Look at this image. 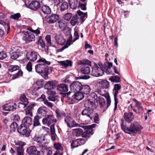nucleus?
<instances>
[{
    "label": "nucleus",
    "mask_w": 155,
    "mask_h": 155,
    "mask_svg": "<svg viewBox=\"0 0 155 155\" xmlns=\"http://www.w3.org/2000/svg\"><path fill=\"white\" fill-rule=\"evenodd\" d=\"M121 127L122 130L126 133L130 135L134 136L137 133L140 132L142 129V127L137 122L131 123L129 127H126V125L123 119L121 120Z\"/></svg>",
    "instance_id": "1"
},
{
    "label": "nucleus",
    "mask_w": 155,
    "mask_h": 155,
    "mask_svg": "<svg viewBox=\"0 0 155 155\" xmlns=\"http://www.w3.org/2000/svg\"><path fill=\"white\" fill-rule=\"evenodd\" d=\"M37 62H42V64H39L36 65V72L39 74H43L44 75L43 78L45 79H47L48 78V74H49V69L47 65H49L50 62L46 61L43 58H40Z\"/></svg>",
    "instance_id": "2"
},
{
    "label": "nucleus",
    "mask_w": 155,
    "mask_h": 155,
    "mask_svg": "<svg viewBox=\"0 0 155 155\" xmlns=\"http://www.w3.org/2000/svg\"><path fill=\"white\" fill-rule=\"evenodd\" d=\"M77 13L78 15H76L73 16L71 21V24L73 26L81 21L83 22L87 17V12L84 13L79 10Z\"/></svg>",
    "instance_id": "3"
},
{
    "label": "nucleus",
    "mask_w": 155,
    "mask_h": 155,
    "mask_svg": "<svg viewBox=\"0 0 155 155\" xmlns=\"http://www.w3.org/2000/svg\"><path fill=\"white\" fill-rule=\"evenodd\" d=\"M57 121V120L54 119V116L51 114L46 115L42 120L44 125L48 126L53 123H55Z\"/></svg>",
    "instance_id": "4"
},
{
    "label": "nucleus",
    "mask_w": 155,
    "mask_h": 155,
    "mask_svg": "<svg viewBox=\"0 0 155 155\" xmlns=\"http://www.w3.org/2000/svg\"><path fill=\"white\" fill-rule=\"evenodd\" d=\"M70 87L72 92H78L82 90V85L79 82L75 81L71 84Z\"/></svg>",
    "instance_id": "5"
},
{
    "label": "nucleus",
    "mask_w": 155,
    "mask_h": 155,
    "mask_svg": "<svg viewBox=\"0 0 155 155\" xmlns=\"http://www.w3.org/2000/svg\"><path fill=\"white\" fill-rule=\"evenodd\" d=\"M45 18L47 23L49 24H52L54 23L59 20V16L56 14H51L46 16Z\"/></svg>",
    "instance_id": "6"
},
{
    "label": "nucleus",
    "mask_w": 155,
    "mask_h": 155,
    "mask_svg": "<svg viewBox=\"0 0 155 155\" xmlns=\"http://www.w3.org/2000/svg\"><path fill=\"white\" fill-rule=\"evenodd\" d=\"M64 122L67 124L68 126L70 128L73 127H79L80 125L77 123L75 121L69 116H66L64 118Z\"/></svg>",
    "instance_id": "7"
},
{
    "label": "nucleus",
    "mask_w": 155,
    "mask_h": 155,
    "mask_svg": "<svg viewBox=\"0 0 155 155\" xmlns=\"http://www.w3.org/2000/svg\"><path fill=\"white\" fill-rule=\"evenodd\" d=\"M57 89L62 94H66L69 95L71 93L70 92H68L69 89L68 86L64 84H59L57 86Z\"/></svg>",
    "instance_id": "8"
},
{
    "label": "nucleus",
    "mask_w": 155,
    "mask_h": 155,
    "mask_svg": "<svg viewBox=\"0 0 155 155\" xmlns=\"http://www.w3.org/2000/svg\"><path fill=\"white\" fill-rule=\"evenodd\" d=\"M26 126L21 124L20 127L17 129L18 132L21 134L25 135L26 137H29L30 130Z\"/></svg>",
    "instance_id": "9"
},
{
    "label": "nucleus",
    "mask_w": 155,
    "mask_h": 155,
    "mask_svg": "<svg viewBox=\"0 0 155 155\" xmlns=\"http://www.w3.org/2000/svg\"><path fill=\"white\" fill-rule=\"evenodd\" d=\"M103 74L104 71L97 66L92 68L91 74L93 76L98 77L102 75Z\"/></svg>",
    "instance_id": "10"
},
{
    "label": "nucleus",
    "mask_w": 155,
    "mask_h": 155,
    "mask_svg": "<svg viewBox=\"0 0 155 155\" xmlns=\"http://www.w3.org/2000/svg\"><path fill=\"white\" fill-rule=\"evenodd\" d=\"M16 145L19 146L16 147V153L17 155H24V149L23 146L25 145V143L20 141H18L15 143Z\"/></svg>",
    "instance_id": "11"
},
{
    "label": "nucleus",
    "mask_w": 155,
    "mask_h": 155,
    "mask_svg": "<svg viewBox=\"0 0 155 155\" xmlns=\"http://www.w3.org/2000/svg\"><path fill=\"white\" fill-rule=\"evenodd\" d=\"M82 115L87 117L92 120L93 114V109L92 108H86L84 109L81 112Z\"/></svg>",
    "instance_id": "12"
},
{
    "label": "nucleus",
    "mask_w": 155,
    "mask_h": 155,
    "mask_svg": "<svg viewBox=\"0 0 155 155\" xmlns=\"http://www.w3.org/2000/svg\"><path fill=\"white\" fill-rule=\"evenodd\" d=\"M27 153L29 155H40V152L38 151L35 146H30L28 147L26 150Z\"/></svg>",
    "instance_id": "13"
},
{
    "label": "nucleus",
    "mask_w": 155,
    "mask_h": 155,
    "mask_svg": "<svg viewBox=\"0 0 155 155\" xmlns=\"http://www.w3.org/2000/svg\"><path fill=\"white\" fill-rule=\"evenodd\" d=\"M38 55L39 56L37 52L32 51L28 52L26 54V57L28 60L34 61L37 59Z\"/></svg>",
    "instance_id": "14"
},
{
    "label": "nucleus",
    "mask_w": 155,
    "mask_h": 155,
    "mask_svg": "<svg viewBox=\"0 0 155 155\" xmlns=\"http://www.w3.org/2000/svg\"><path fill=\"white\" fill-rule=\"evenodd\" d=\"M17 105L14 103H10L6 104L2 106L3 110L7 111H14L16 108Z\"/></svg>",
    "instance_id": "15"
},
{
    "label": "nucleus",
    "mask_w": 155,
    "mask_h": 155,
    "mask_svg": "<svg viewBox=\"0 0 155 155\" xmlns=\"http://www.w3.org/2000/svg\"><path fill=\"white\" fill-rule=\"evenodd\" d=\"M23 40L26 41V42L28 43L31 41H34L35 40V37L33 34L29 33L25 35L23 37Z\"/></svg>",
    "instance_id": "16"
},
{
    "label": "nucleus",
    "mask_w": 155,
    "mask_h": 155,
    "mask_svg": "<svg viewBox=\"0 0 155 155\" xmlns=\"http://www.w3.org/2000/svg\"><path fill=\"white\" fill-rule=\"evenodd\" d=\"M124 120L128 123H130L134 119L133 114L130 112H125L123 115Z\"/></svg>",
    "instance_id": "17"
},
{
    "label": "nucleus",
    "mask_w": 155,
    "mask_h": 155,
    "mask_svg": "<svg viewBox=\"0 0 155 155\" xmlns=\"http://www.w3.org/2000/svg\"><path fill=\"white\" fill-rule=\"evenodd\" d=\"M112 63L110 62H106L103 65L102 68H104L105 72L107 74H113L110 69V68L112 67Z\"/></svg>",
    "instance_id": "18"
},
{
    "label": "nucleus",
    "mask_w": 155,
    "mask_h": 155,
    "mask_svg": "<svg viewBox=\"0 0 155 155\" xmlns=\"http://www.w3.org/2000/svg\"><path fill=\"white\" fill-rule=\"evenodd\" d=\"M58 25L60 28L63 31H64L65 30L69 31V33H71L70 31L71 29L69 27H67V25L66 22L63 20H61L58 21Z\"/></svg>",
    "instance_id": "19"
},
{
    "label": "nucleus",
    "mask_w": 155,
    "mask_h": 155,
    "mask_svg": "<svg viewBox=\"0 0 155 155\" xmlns=\"http://www.w3.org/2000/svg\"><path fill=\"white\" fill-rule=\"evenodd\" d=\"M97 125L95 124H93L92 125L85 126L84 127V128L85 129H87V132H84L83 134L82 137H86V134H87V132L90 133V134H93V132H92V129L96 127Z\"/></svg>",
    "instance_id": "20"
},
{
    "label": "nucleus",
    "mask_w": 155,
    "mask_h": 155,
    "mask_svg": "<svg viewBox=\"0 0 155 155\" xmlns=\"http://www.w3.org/2000/svg\"><path fill=\"white\" fill-rule=\"evenodd\" d=\"M28 7L31 9L36 10L40 8L41 5L40 3L38 1H33L29 4Z\"/></svg>",
    "instance_id": "21"
},
{
    "label": "nucleus",
    "mask_w": 155,
    "mask_h": 155,
    "mask_svg": "<svg viewBox=\"0 0 155 155\" xmlns=\"http://www.w3.org/2000/svg\"><path fill=\"white\" fill-rule=\"evenodd\" d=\"M22 125L28 127L32 124V121L31 118L29 117H25L22 120Z\"/></svg>",
    "instance_id": "22"
},
{
    "label": "nucleus",
    "mask_w": 155,
    "mask_h": 155,
    "mask_svg": "<svg viewBox=\"0 0 155 155\" xmlns=\"http://www.w3.org/2000/svg\"><path fill=\"white\" fill-rule=\"evenodd\" d=\"M69 3L71 8L73 9H76L79 5L78 0H69Z\"/></svg>",
    "instance_id": "23"
},
{
    "label": "nucleus",
    "mask_w": 155,
    "mask_h": 155,
    "mask_svg": "<svg viewBox=\"0 0 155 155\" xmlns=\"http://www.w3.org/2000/svg\"><path fill=\"white\" fill-rule=\"evenodd\" d=\"M48 143V141L47 139L45 137H43L41 138L39 144H38V145L40 147H47Z\"/></svg>",
    "instance_id": "24"
},
{
    "label": "nucleus",
    "mask_w": 155,
    "mask_h": 155,
    "mask_svg": "<svg viewBox=\"0 0 155 155\" xmlns=\"http://www.w3.org/2000/svg\"><path fill=\"white\" fill-rule=\"evenodd\" d=\"M99 84H100V87L103 89H107L110 86L109 82L106 80H103L99 82Z\"/></svg>",
    "instance_id": "25"
},
{
    "label": "nucleus",
    "mask_w": 155,
    "mask_h": 155,
    "mask_svg": "<svg viewBox=\"0 0 155 155\" xmlns=\"http://www.w3.org/2000/svg\"><path fill=\"white\" fill-rule=\"evenodd\" d=\"M95 103L91 99L86 100L84 104V106L87 108H92Z\"/></svg>",
    "instance_id": "26"
},
{
    "label": "nucleus",
    "mask_w": 155,
    "mask_h": 155,
    "mask_svg": "<svg viewBox=\"0 0 155 155\" xmlns=\"http://www.w3.org/2000/svg\"><path fill=\"white\" fill-rule=\"evenodd\" d=\"M55 38L57 43L60 45H63L65 43V39L61 35L55 36Z\"/></svg>",
    "instance_id": "27"
},
{
    "label": "nucleus",
    "mask_w": 155,
    "mask_h": 155,
    "mask_svg": "<svg viewBox=\"0 0 155 155\" xmlns=\"http://www.w3.org/2000/svg\"><path fill=\"white\" fill-rule=\"evenodd\" d=\"M41 10L43 12L46 14H49L51 12V9L49 7L45 5H41Z\"/></svg>",
    "instance_id": "28"
},
{
    "label": "nucleus",
    "mask_w": 155,
    "mask_h": 155,
    "mask_svg": "<svg viewBox=\"0 0 155 155\" xmlns=\"http://www.w3.org/2000/svg\"><path fill=\"white\" fill-rule=\"evenodd\" d=\"M54 87V84L51 81H48L45 85L44 87L45 89L48 91L51 90L53 89Z\"/></svg>",
    "instance_id": "29"
},
{
    "label": "nucleus",
    "mask_w": 155,
    "mask_h": 155,
    "mask_svg": "<svg viewBox=\"0 0 155 155\" xmlns=\"http://www.w3.org/2000/svg\"><path fill=\"white\" fill-rule=\"evenodd\" d=\"M74 97L75 99L78 100H81L84 97V94L81 92H75Z\"/></svg>",
    "instance_id": "30"
},
{
    "label": "nucleus",
    "mask_w": 155,
    "mask_h": 155,
    "mask_svg": "<svg viewBox=\"0 0 155 155\" xmlns=\"http://www.w3.org/2000/svg\"><path fill=\"white\" fill-rule=\"evenodd\" d=\"M59 63L62 66H64L65 67H71L72 66V62L70 60L61 61L59 62Z\"/></svg>",
    "instance_id": "31"
},
{
    "label": "nucleus",
    "mask_w": 155,
    "mask_h": 155,
    "mask_svg": "<svg viewBox=\"0 0 155 155\" xmlns=\"http://www.w3.org/2000/svg\"><path fill=\"white\" fill-rule=\"evenodd\" d=\"M114 99V110L115 111L117 108V104H118V99L117 97V94L118 93V91L113 90Z\"/></svg>",
    "instance_id": "32"
},
{
    "label": "nucleus",
    "mask_w": 155,
    "mask_h": 155,
    "mask_svg": "<svg viewBox=\"0 0 155 155\" xmlns=\"http://www.w3.org/2000/svg\"><path fill=\"white\" fill-rule=\"evenodd\" d=\"M83 130L81 129H75L72 130V134L75 136H79L82 134Z\"/></svg>",
    "instance_id": "33"
},
{
    "label": "nucleus",
    "mask_w": 155,
    "mask_h": 155,
    "mask_svg": "<svg viewBox=\"0 0 155 155\" xmlns=\"http://www.w3.org/2000/svg\"><path fill=\"white\" fill-rule=\"evenodd\" d=\"M82 92L83 94H87L89 93L91 91V88L89 85H82Z\"/></svg>",
    "instance_id": "34"
},
{
    "label": "nucleus",
    "mask_w": 155,
    "mask_h": 155,
    "mask_svg": "<svg viewBox=\"0 0 155 155\" xmlns=\"http://www.w3.org/2000/svg\"><path fill=\"white\" fill-rule=\"evenodd\" d=\"M82 73L84 74H89L90 73V69L89 67L85 65L81 69Z\"/></svg>",
    "instance_id": "35"
},
{
    "label": "nucleus",
    "mask_w": 155,
    "mask_h": 155,
    "mask_svg": "<svg viewBox=\"0 0 155 155\" xmlns=\"http://www.w3.org/2000/svg\"><path fill=\"white\" fill-rule=\"evenodd\" d=\"M47 112V108L46 107H39L38 110V114L44 115Z\"/></svg>",
    "instance_id": "36"
},
{
    "label": "nucleus",
    "mask_w": 155,
    "mask_h": 155,
    "mask_svg": "<svg viewBox=\"0 0 155 155\" xmlns=\"http://www.w3.org/2000/svg\"><path fill=\"white\" fill-rule=\"evenodd\" d=\"M55 113L57 117L59 118H61L66 115V114L64 111L60 110L58 109H56Z\"/></svg>",
    "instance_id": "37"
},
{
    "label": "nucleus",
    "mask_w": 155,
    "mask_h": 155,
    "mask_svg": "<svg viewBox=\"0 0 155 155\" xmlns=\"http://www.w3.org/2000/svg\"><path fill=\"white\" fill-rule=\"evenodd\" d=\"M33 125L34 127L38 126L40 125L39 117L37 116L35 117L33 121Z\"/></svg>",
    "instance_id": "38"
},
{
    "label": "nucleus",
    "mask_w": 155,
    "mask_h": 155,
    "mask_svg": "<svg viewBox=\"0 0 155 155\" xmlns=\"http://www.w3.org/2000/svg\"><path fill=\"white\" fill-rule=\"evenodd\" d=\"M68 8V3L65 2H63L60 6V11L61 12H63L67 10Z\"/></svg>",
    "instance_id": "39"
},
{
    "label": "nucleus",
    "mask_w": 155,
    "mask_h": 155,
    "mask_svg": "<svg viewBox=\"0 0 155 155\" xmlns=\"http://www.w3.org/2000/svg\"><path fill=\"white\" fill-rule=\"evenodd\" d=\"M19 67L17 65H10L9 66L8 70L9 71L12 72L18 70Z\"/></svg>",
    "instance_id": "40"
},
{
    "label": "nucleus",
    "mask_w": 155,
    "mask_h": 155,
    "mask_svg": "<svg viewBox=\"0 0 155 155\" xmlns=\"http://www.w3.org/2000/svg\"><path fill=\"white\" fill-rule=\"evenodd\" d=\"M109 79L112 82L117 83L119 82L120 78L118 76H116L111 77Z\"/></svg>",
    "instance_id": "41"
},
{
    "label": "nucleus",
    "mask_w": 155,
    "mask_h": 155,
    "mask_svg": "<svg viewBox=\"0 0 155 155\" xmlns=\"http://www.w3.org/2000/svg\"><path fill=\"white\" fill-rule=\"evenodd\" d=\"M20 100L22 103H25V104H28V99L24 94L22 95L21 96L20 98Z\"/></svg>",
    "instance_id": "42"
},
{
    "label": "nucleus",
    "mask_w": 155,
    "mask_h": 155,
    "mask_svg": "<svg viewBox=\"0 0 155 155\" xmlns=\"http://www.w3.org/2000/svg\"><path fill=\"white\" fill-rule=\"evenodd\" d=\"M19 53L16 52H14L12 53L11 54L10 56L12 59L16 60L19 57Z\"/></svg>",
    "instance_id": "43"
},
{
    "label": "nucleus",
    "mask_w": 155,
    "mask_h": 155,
    "mask_svg": "<svg viewBox=\"0 0 155 155\" xmlns=\"http://www.w3.org/2000/svg\"><path fill=\"white\" fill-rule=\"evenodd\" d=\"M38 44L40 45L42 48H45V43L41 36L39 37Z\"/></svg>",
    "instance_id": "44"
},
{
    "label": "nucleus",
    "mask_w": 155,
    "mask_h": 155,
    "mask_svg": "<svg viewBox=\"0 0 155 155\" xmlns=\"http://www.w3.org/2000/svg\"><path fill=\"white\" fill-rule=\"evenodd\" d=\"M20 17L21 14L20 13H18L11 15L10 17V18L15 20H18Z\"/></svg>",
    "instance_id": "45"
},
{
    "label": "nucleus",
    "mask_w": 155,
    "mask_h": 155,
    "mask_svg": "<svg viewBox=\"0 0 155 155\" xmlns=\"http://www.w3.org/2000/svg\"><path fill=\"white\" fill-rule=\"evenodd\" d=\"M71 149H74L78 147L79 146L77 140H72L71 143Z\"/></svg>",
    "instance_id": "46"
},
{
    "label": "nucleus",
    "mask_w": 155,
    "mask_h": 155,
    "mask_svg": "<svg viewBox=\"0 0 155 155\" xmlns=\"http://www.w3.org/2000/svg\"><path fill=\"white\" fill-rule=\"evenodd\" d=\"M43 155H50L52 153V150L48 149H45L42 151Z\"/></svg>",
    "instance_id": "47"
},
{
    "label": "nucleus",
    "mask_w": 155,
    "mask_h": 155,
    "mask_svg": "<svg viewBox=\"0 0 155 155\" xmlns=\"http://www.w3.org/2000/svg\"><path fill=\"white\" fill-rule=\"evenodd\" d=\"M72 16V14L71 13H68L64 15V18L65 20L68 21L70 20Z\"/></svg>",
    "instance_id": "48"
},
{
    "label": "nucleus",
    "mask_w": 155,
    "mask_h": 155,
    "mask_svg": "<svg viewBox=\"0 0 155 155\" xmlns=\"http://www.w3.org/2000/svg\"><path fill=\"white\" fill-rule=\"evenodd\" d=\"M99 102L100 104L101 105L102 107L104 106L105 104V99L102 97H99Z\"/></svg>",
    "instance_id": "49"
},
{
    "label": "nucleus",
    "mask_w": 155,
    "mask_h": 155,
    "mask_svg": "<svg viewBox=\"0 0 155 155\" xmlns=\"http://www.w3.org/2000/svg\"><path fill=\"white\" fill-rule=\"evenodd\" d=\"M133 101L135 102V105L138 109L139 110L142 108V106L139 102L135 99H133Z\"/></svg>",
    "instance_id": "50"
},
{
    "label": "nucleus",
    "mask_w": 155,
    "mask_h": 155,
    "mask_svg": "<svg viewBox=\"0 0 155 155\" xmlns=\"http://www.w3.org/2000/svg\"><path fill=\"white\" fill-rule=\"evenodd\" d=\"M91 97L92 98L91 99L95 103L97 102V96L94 93H92L91 94Z\"/></svg>",
    "instance_id": "51"
},
{
    "label": "nucleus",
    "mask_w": 155,
    "mask_h": 155,
    "mask_svg": "<svg viewBox=\"0 0 155 155\" xmlns=\"http://www.w3.org/2000/svg\"><path fill=\"white\" fill-rule=\"evenodd\" d=\"M22 71L20 70H19L18 72L15 74H14L12 77V78L13 79H15L20 76H22Z\"/></svg>",
    "instance_id": "52"
},
{
    "label": "nucleus",
    "mask_w": 155,
    "mask_h": 155,
    "mask_svg": "<svg viewBox=\"0 0 155 155\" xmlns=\"http://www.w3.org/2000/svg\"><path fill=\"white\" fill-rule=\"evenodd\" d=\"M94 122L96 124H99V118L98 114L97 113H95L94 114Z\"/></svg>",
    "instance_id": "53"
},
{
    "label": "nucleus",
    "mask_w": 155,
    "mask_h": 155,
    "mask_svg": "<svg viewBox=\"0 0 155 155\" xmlns=\"http://www.w3.org/2000/svg\"><path fill=\"white\" fill-rule=\"evenodd\" d=\"M36 84L37 85L39 86V87H38V89L42 87L43 86L44 84V82L42 80H40L37 81L36 82Z\"/></svg>",
    "instance_id": "54"
},
{
    "label": "nucleus",
    "mask_w": 155,
    "mask_h": 155,
    "mask_svg": "<svg viewBox=\"0 0 155 155\" xmlns=\"http://www.w3.org/2000/svg\"><path fill=\"white\" fill-rule=\"evenodd\" d=\"M90 78V76L88 75H84V76L82 77H76L75 79L76 80L80 79H87Z\"/></svg>",
    "instance_id": "55"
},
{
    "label": "nucleus",
    "mask_w": 155,
    "mask_h": 155,
    "mask_svg": "<svg viewBox=\"0 0 155 155\" xmlns=\"http://www.w3.org/2000/svg\"><path fill=\"white\" fill-rule=\"evenodd\" d=\"M26 69L29 72L31 71L32 70V65L31 63L29 62L26 65Z\"/></svg>",
    "instance_id": "56"
},
{
    "label": "nucleus",
    "mask_w": 155,
    "mask_h": 155,
    "mask_svg": "<svg viewBox=\"0 0 155 155\" xmlns=\"http://www.w3.org/2000/svg\"><path fill=\"white\" fill-rule=\"evenodd\" d=\"M71 45V43H69V42L68 41L67 42V45H64L63 47L62 48L58 49L57 51L58 52H61L63 51L65 49L67 48L69 46H70Z\"/></svg>",
    "instance_id": "57"
},
{
    "label": "nucleus",
    "mask_w": 155,
    "mask_h": 155,
    "mask_svg": "<svg viewBox=\"0 0 155 155\" xmlns=\"http://www.w3.org/2000/svg\"><path fill=\"white\" fill-rule=\"evenodd\" d=\"M32 108L31 107L28 108L26 110V114L31 116H32Z\"/></svg>",
    "instance_id": "58"
},
{
    "label": "nucleus",
    "mask_w": 155,
    "mask_h": 155,
    "mask_svg": "<svg viewBox=\"0 0 155 155\" xmlns=\"http://www.w3.org/2000/svg\"><path fill=\"white\" fill-rule=\"evenodd\" d=\"M77 140L79 146L83 145L85 143V140L84 139L81 138Z\"/></svg>",
    "instance_id": "59"
},
{
    "label": "nucleus",
    "mask_w": 155,
    "mask_h": 155,
    "mask_svg": "<svg viewBox=\"0 0 155 155\" xmlns=\"http://www.w3.org/2000/svg\"><path fill=\"white\" fill-rule=\"evenodd\" d=\"M10 127L13 131L17 128L18 126V124L16 122H13L10 125Z\"/></svg>",
    "instance_id": "60"
},
{
    "label": "nucleus",
    "mask_w": 155,
    "mask_h": 155,
    "mask_svg": "<svg viewBox=\"0 0 155 155\" xmlns=\"http://www.w3.org/2000/svg\"><path fill=\"white\" fill-rule=\"evenodd\" d=\"M74 36L75 37V38L72 41V42H74L75 41L78 39L79 38V35L78 34V33L77 31L75 29L74 30Z\"/></svg>",
    "instance_id": "61"
},
{
    "label": "nucleus",
    "mask_w": 155,
    "mask_h": 155,
    "mask_svg": "<svg viewBox=\"0 0 155 155\" xmlns=\"http://www.w3.org/2000/svg\"><path fill=\"white\" fill-rule=\"evenodd\" d=\"M44 104L48 107L52 108L53 107V105L51 102H49L47 100L44 101Z\"/></svg>",
    "instance_id": "62"
},
{
    "label": "nucleus",
    "mask_w": 155,
    "mask_h": 155,
    "mask_svg": "<svg viewBox=\"0 0 155 155\" xmlns=\"http://www.w3.org/2000/svg\"><path fill=\"white\" fill-rule=\"evenodd\" d=\"M54 147L57 150H60L61 149V145L59 143H54Z\"/></svg>",
    "instance_id": "63"
},
{
    "label": "nucleus",
    "mask_w": 155,
    "mask_h": 155,
    "mask_svg": "<svg viewBox=\"0 0 155 155\" xmlns=\"http://www.w3.org/2000/svg\"><path fill=\"white\" fill-rule=\"evenodd\" d=\"M46 93L48 95L54 96L55 95L56 93L55 91H51V90H49L46 92Z\"/></svg>",
    "instance_id": "64"
}]
</instances>
